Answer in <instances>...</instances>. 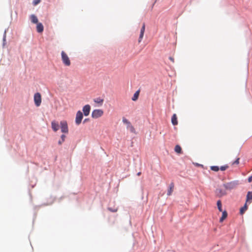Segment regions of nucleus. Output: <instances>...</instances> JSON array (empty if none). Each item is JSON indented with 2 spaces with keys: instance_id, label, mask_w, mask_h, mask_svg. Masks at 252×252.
<instances>
[{
  "instance_id": "1",
  "label": "nucleus",
  "mask_w": 252,
  "mask_h": 252,
  "mask_svg": "<svg viewBox=\"0 0 252 252\" xmlns=\"http://www.w3.org/2000/svg\"><path fill=\"white\" fill-rule=\"evenodd\" d=\"M238 184V181H233L223 184V187L226 189L231 190L235 189Z\"/></svg>"
},
{
  "instance_id": "2",
  "label": "nucleus",
  "mask_w": 252,
  "mask_h": 252,
  "mask_svg": "<svg viewBox=\"0 0 252 252\" xmlns=\"http://www.w3.org/2000/svg\"><path fill=\"white\" fill-rule=\"evenodd\" d=\"M62 60L65 66H69L71 64L70 61L67 55L63 51L61 53Z\"/></svg>"
},
{
  "instance_id": "3",
  "label": "nucleus",
  "mask_w": 252,
  "mask_h": 252,
  "mask_svg": "<svg viewBox=\"0 0 252 252\" xmlns=\"http://www.w3.org/2000/svg\"><path fill=\"white\" fill-rule=\"evenodd\" d=\"M60 126L61 131L63 133H68V128L67 122L66 121H62L60 122Z\"/></svg>"
},
{
  "instance_id": "4",
  "label": "nucleus",
  "mask_w": 252,
  "mask_h": 252,
  "mask_svg": "<svg viewBox=\"0 0 252 252\" xmlns=\"http://www.w3.org/2000/svg\"><path fill=\"white\" fill-rule=\"evenodd\" d=\"M103 114V110L101 109H95L92 112V117L93 118L97 119L102 116Z\"/></svg>"
},
{
  "instance_id": "5",
  "label": "nucleus",
  "mask_w": 252,
  "mask_h": 252,
  "mask_svg": "<svg viewBox=\"0 0 252 252\" xmlns=\"http://www.w3.org/2000/svg\"><path fill=\"white\" fill-rule=\"evenodd\" d=\"M34 101L36 106L38 107L41 103V96L40 93H36L34 95Z\"/></svg>"
},
{
  "instance_id": "6",
  "label": "nucleus",
  "mask_w": 252,
  "mask_h": 252,
  "mask_svg": "<svg viewBox=\"0 0 252 252\" xmlns=\"http://www.w3.org/2000/svg\"><path fill=\"white\" fill-rule=\"evenodd\" d=\"M83 116V113L81 111H78L76 115L75 123L76 125H79L81 123Z\"/></svg>"
},
{
  "instance_id": "7",
  "label": "nucleus",
  "mask_w": 252,
  "mask_h": 252,
  "mask_svg": "<svg viewBox=\"0 0 252 252\" xmlns=\"http://www.w3.org/2000/svg\"><path fill=\"white\" fill-rule=\"evenodd\" d=\"M51 127L54 131H57L60 128V126L58 122L55 121H53L51 122Z\"/></svg>"
},
{
  "instance_id": "8",
  "label": "nucleus",
  "mask_w": 252,
  "mask_h": 252,
  "mask_svg": "<svg viewBox=\"0 0 252 252\" xmlns=\"http://www.w3.org/2000/svg\"><path fill=\"white\" fill-rule=\"evenodd\" d=\"M91 110V107L89 104L85 105L83 108V111L85 116H87L89 115Z\"/></svg>"
},
{
  "instance_id": "9",
  "label": "nucleus",
  "mask_w": 252,
  "mask_h": 252,
  "mask_svg": "<svg viewBox=\"0 0 252 252\" xmlns=\"http://www.w3.org/2000/svg\"><path fill=\"white\" fill-rule=\"evenodd\" d=\"M145 25L144 23H143L142 27L140 30V34L139 39H138L139 43L141 42V41L143 37L144 33L145 32Z\"/></svg>"
},
{
  "instance_id": "10",
  "label": "nucleus",
  "mask_w": 252,
  "mask_h": 252,
  "mask_svg": "<svg viewBox=\"0 0 252 252\" xmlns=\"http://www.w3.org/2000/svg\"><path fill=\"white\" fill-rule=\"evenodd\" d=\"M216 193L217 195L220 197L226 194L225 191L221 189H217L216 191Z\"/></svg>"
},
{
  "instance_id": "11",
  "label": "nucleus",
  "mask_w": 252,
  "mask_h": 252,
  "mask_svg": "<svg viewBox=\"0 0 252 252\" xmlns=\"http://www.w3.org/2000/svg\"><path fill=\"white\" fill-rule=\"evenodd\" d=\"M171 122L173 125L176 126L178 125L177 117L176 114H174L171 118Z\"/></svg>"
},
{
  "instance_id": "12",
  "label": "nucleus",
  "mask_w": 252,
  "mask_h": 252,
  "mask_svg": "<svg viewBox=\"0 0 252 252\" xmlns=\"http://www.w3.org/2000/svg\"><path fill=\"white\" fill-rule=\"evenodd\" d=\"M36 29L38 32H42L44 29L43 25L40 23H38L37 24Z\"/></svg>"
},
{
  "instance_id": "13",
  "label": "nucleus",
  "mask_w": 252,
  "mask_h": 252,
  "mask_svg": "<svg viewBox=\"0 0 252 252\" xmlns=\"http://www.w3.org/2000/svg\"><path fill=\"white\" fill-rule=\"evenodd\" d=\"M252 200V192L249 191L247 195L246 203H251Z\"/></svg>"
},
{
  "instance_id": "14",
  "label": "nucleus",
  "mask_w": 252,
  "mask_h": 252,
  "mask_svg": "<svg viewBox=\"0 0 252 252\" xmlns=\"http://www.w3.org/2000/svg\"><path fill=\"white\" fill-rule=\"evenodd\" d=\"M227 216V213L226 211H224L222 212V214L221 217L220 218V222H222Z\"/></svg>"
},
{
  "instance_id": "15",
  "label": "nucleus",
  "mask_w": 252,
  "mask_h": 252,
  "mask_svg": "<svg viewBox=\"0 0 252 252\" xmlns=\"http://www.w3.org/2000/svg\"><path fill=\"white\" fill-rule=\"evenodd\" d=\"M140 93V90L137 91L134 94L133 97H132V100L133 101H136L138 99L139 95Z\"/></svg>"
},
{
  "instance_id": "16",
  "label": "nucleus",
  "mask_w": 252,
  "mask_h": 252,
  "mask_svg": "<svg viewBox=\"0 0 252 252\" xmlns=\"http://www.w3.org/2000/svg\"><path fill=\"white\" fill-rule=\"evenodd\" d=\"M174 184L173 183H171L170 185V187H169V188L168 190V192H167V195L169 196L170 195H171L172 192H173V189H174Z\"/></svg>"
},
{
  "instance_id": "17",
  "label": "nucleus",
  "mask_w": 252,
  "mask_h": 252,
  "mask_svg": "<svg viewBox=\"0 0 252 252\" xmlns=\"http://www.w3.org/2000/svg\"><path fill=\"white\" fill-rule=\"evenodd\" d=\"M31 20L32 22L33 23H35V24L38 23V19L36 17V16L34 15H32L31 16Z\"/></svg>"
},
{
  "instance_id": "18",
  "label": "nucleus",
  "mask_w": 252,
  "mask_h": 252,
  "mask_svg": "<svg viewBox=\"0 0 252 252\" xmlns=\"http://www.w3.org/2000/svg\"><path fill=\"white\" fill-rule=\"evenodd\" d=\"M94 102L95 103L99 104L100 105H101L103 102V99L101 98L100 97H98L94 100Z\"/></svg>"
},
{
  "instance_id": "19",
  "label": "nucleus",
  "mask_w": 252,
  "mask_h": 252,
  "mask_svg": "<svg viewBox=\"0 0 252 252\" xmlns=\"http://www.w3.org/2000/svg\"><path fill=\"white\" fill-rule=\"evenodd\" d=\"M175 151L178 154H181L182 153V148L181 147L177 145L175 147Z\"/></svg>"
},
{
  "instance_id": "20",
  "label": "nucleus",
  "mask_w": 252,
  "mask_h": 252,
  "mask_svg": "<svg viewBox=\"0 0 252 252\" xmlns=\"http://www.w3.org/2000/svg\"><path fill=\"white\" fill-rule=\"evenodd\" d=\"M217 207L220 212H222L221 202L220 200L217 201Z\"/></svg>"
},
{
  "instance_id": "21",
  "label": "nucleus",
  "mask_w": 252,
  "mask_h": 252,
  "mask_svg": "<svg viewBox=\"0 0 252 252\" xmlns=\"http://www.w3.org/2000/svg\"><path fill=\"white\" fill-rule=\"evenodd\" d=\"M247 204V203H246L245 205H244V206L241 208V209H240V213L241 214H243L244 213V212L247 210V209L248 208Z\"/></svg>"
},
{
  "instance_id": "22",
  "label": "nucleus",
  "mask_w": 252,
  "mask_h": 252,
  "mask_svg": "<svg viewBox=\"0 0 252 252\" xmlns=\"http://www.w3.org/2000/svg\"><path fill=\"white\" fill-rule=\"evenodd\" d=\"M210 168L212 170L214 171H218L220 169V168L218 166H212Z\"/></svg>"
},
{
  "instance_id": "23",
  "label": "nucleus",
  "mask_w": 252,
  "mask_h": 252,
  "mask_svg": "<svg viewBox=\"0 0 252 252\" xmlns=\"http://www.w3.org/2000/svg\"><path fill=\"white\" fill-rule=\"evenodd\" d=\"M127 128L129 129L131 132H135V129L134 127L130 124V126H127Z\"/></svg>"
},
{
  "instance_id": "24",
  "label": "nucleus",
  "mask_w": 252,
  "mask_h": 252,
  "mask_svg": "<svg viewBox=\"0 0 252 252\" xmlns=\"http://www.w3.org/2000/svg\"><path fill=\"white\" fill-rule=\"evenodd\" d=\"M123 122L124 124H126L127 125V126H130L131 124L130 123L126 118H123Z\"/></svg>"
},
{
  "instance_id": "25",
  "label": "nucleus",
  "mask_w": 252,
  "mask_h": 252,
  "mask_svg": "<svg viewBox=\"0 0 252 252\" xmlns=\"http://www.w3.org/2000/svg\"><path fill=\"white\" fill-rule=\"evenodd\" d=\"M228 168V166L227 165H225L223 166H221L220 169L221 171H224V170H226Z\"/></svg>"
},
{
  "instance_id": "26",
  "label": "nucleus",
  "mask_w": 252,
  "mask_h": 252,
  "mask_svg": "<svg viewBox=\"0 0 252 252\" xmlns=\"http://www.w3.org/2000/svg\"><path fill=\"white\" fill-rule=\"evenodd\" d=\"M108 209L112 212H116L118 211V208L112 209V208H108Z\"/></svg>"
},
{
  "instance_id": "27",
  "label": "nucleus",
  "mask_w": 252,
  "mask_h": 252,
  "mask_svg": "<svg viewBox=\"0 0 252 252\" xmlns=\"http://www.w3.org/2000/svg\"><path fill=\"white\" fill-rule=\"evenodd\" d=\"M41 0H34L33 1V4L34 5H36L38 4L40 2Z\"/></svg>"
},
{
  "instance_id": "28",
  "label": "nucleus",
  "mask_w": 252,
  "mask_h": 252,
  "mask_svg": "<svg viewBox=\"0 0 252 252\" xmlns=\"http://www.w3.org/2000/svg\"><path fill=\"white\" fill-rule=\"evenodd\" d=\"M239 159H240V158H238L236 159V160L232 163V164L233 165L235 164H238L239 163Z\"/></svg>"
},
{
  "instance_id": "29",
  "label": "nucleus",
  "mask_w": 252,
  "mask_h": 252,
  "mask_svg": "<svg viewBox=\"0 0 252 252\" xmlns=\"http://www.w3.org/2000/svg\"><path fill=\"white\" fill-rule=\"evenodd\" d=\"M65 137H66L65 135L64 134H62L61 135V138L62 139V142H64L65 141Z\"/></svg>"
},
{
  "instance_id": "30",
  "label": "nucleus",
  "mask_w": 252,
  "mask_h": 252,
  "mask_svg": "<svg viewBox=\"0 0 252 252\" xmlns=\"http://www.w3.org/2000/svg\"><path fill=\"white\" fill-rule=\"evenodd\" d=\"M169 60H170L172 62H173V63H174V58H173V57H170L169 58Z\"/></svg>"
},
{
  "instance_id": "31",
  "label": "nucleus",
  "mask_w": 252,
  "mask_h": 252,
  "mask_svg": "<svg viewBox=\"0 0 252 252\" xmlns=\"http://www.w3.org/2000/svg\"><path fill=\"white\" fill-rule=\"evenodd\" d=\"M248 181L249 182H251L252 181V176L248 178Z\"/></svg>"
},
{
  "instance_id": "32",
  "label": "nucleus",
  "mask_w": 252,
  "mask_h": 252,
  "mask_svg": "<svg viewBox=\"0 0 252 252\" xmlns=\"http://www.w3.org/2000/svg\"><path fill=\"white\" fill-rule=\"evenodd\" d=\"M63 142H62V139H61L58 141V144L59 145H61L63 144Z\"/></svg>"
},
{
  "instance_id": "33",
  "label": "nucleus",
  "mask_w": 252,
  "mask_h": 252,
  "mask_svg": "<svg viewBox=\"0 0 252 252\" xmlns=\"http://www.w3.org/2000/svg\"><path fill=\"white\" fill-rule=\"evenodd\" d=\"M141 174V173L140 172H138L137 175V176H140Z\"/></svg>"
},
{
  "instance_id": "34",
  "label": "nucleus",
  "mask_w": 252,
  "mask_h": 252,
  "mask_svg": "<svg viewBox=\"0 0 252 252\" xmlns=\"http://www.w3.org/2000/svg\"><path fill=\"white\" fill-rule=\"evenodd\" d=\"M85 121H87V119H85L84 122H85Z\"/></svg>"
},
{
  "instance_id": "35",
  "label": "nucleus",
  "mask_w": 252,
  "mask_h": 252,
  "mask_svg": "<svg viewBox=\"0 0 252 252\" xmlns=\"http://www.w3.org/2000/svg\"><path fill=\"white\" fill-rule=\"evenodd\" d=\"M85 121H87V119H85L84 122H85Z\"/></svg>"
}]
</instances>
